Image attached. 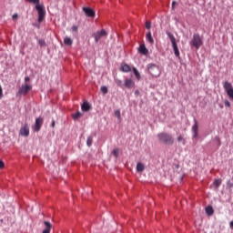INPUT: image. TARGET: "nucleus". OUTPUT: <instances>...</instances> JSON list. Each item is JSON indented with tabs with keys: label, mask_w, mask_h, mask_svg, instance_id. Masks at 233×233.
Masks as SVG:
<instances>
[{
	"label": "nucleus",
	"mask_w": 233,
	"mask_h": 233,
	"mask_svg": "<svg viewBox=\"0 0 233 233\" xmlns=\"http://www.w3.org/2000/svg\"><path fill=\"white\" fill-rule=\"evenodd\" d=\"M157 137L163 145H174V137L168 133L162 132L157 135Z\"/></svg>",
	"instance_id": "nucleus-2"
},
{
	"label": "nucleus",
	"mask_w": 233,
	"mask_h": 233,
	"mask_svg": "<svg viewBox=\"0 0 233 233\" xmlns=\"http://www.w3.org/2000/svg\"><path fill=\"white\" fill-rule=\"evenodd\" d=\"M177 141L179 142V143H181L182 141H183V143H185V138H183V136H178V137H177Z\"/></svg>",
	"instance_id": "nucleus-31"
},
{
	"label": "nucleus",
	"mask_w": 233,
	"mask_h": 233,
	"mask_svg": "<svg viewBox=\"0 0 233 233\" xmlns=\"http://www.w3.org/2000/svg\"><path fill=\"white\" fill-rule=\"evenodd\" d=\"M167 35L171 41L176 57H179V48H177V44L176 43V37L174 36V35H172L170 33H168Z\"/></svg>",
	"instance_id": "nucleus-7"
},
{
	"label": "nucleus",
	"mask_w": 233,
	"mask_h": 233,
	"mask_svg": "<svg viewBox=\"0 0 233 233\" xmlns=\"http://www.w3.org/2000/svg\"><path fill=\"white\" fill-rule=\"evenodd\" d=\"M3 97V87L0 86V99Z\"/></svg>",
	"instance_id": "nucleus-39"
},
{
	"label": "nucleus",
	"mask_w": 233,
	"mask_h": 233,
	"mask_svg": "<svg viewBox=\"0 0 233 233\" xmlns=\"http://www.w3.org/2000/svg\"><path fill=\"white\" fill-rule=\"evenodd\" d=\"M34 26H36V28H39V25L37 24H33Z\"/></svg>",
	"instance_id": "nucleus-41"
},
{
	"label": "nucleus",
	"mask_w": 233,
	"mask_h": 233,
	"mask_svg": "<svg viewBox=\"0 0 233 233\" xmlns=\"http://www.w3.org/2000/svg\"><path fill=\"white\" fill-rule=\"evenodd\" d=\"M28 3H32L35 5V10L38 12V23H43L45 15H46V11L45 10V5L39 4V0H27Z\"/></svg>",
	"instance_id": "nucleus-1"
},
{
	"label": "nucleus",
	"mask_w": 233,
	"mask_h": 233,
	"mask_svg": "<svg viewBox=\"0 0 233 233\" xmlns=\"http://www.w3.org/2000/svg\"><path fill=\"white\" fill-rule=\"evenodd\" d=\"M44 120L43 118L37 117L35 119V125L33 126L34 132H39L41 130V127H43Z\"/></svg>",
	"instance_id": "nucleus-9"
},
{
	"label": "nucleus",
	"mask_w": 233,
	"mask_h": 233,
	"mask_svg": "<svg viewBox=\"0 0 233 233\" xmlns=\"http://www.w3.org/2000/svg\"><path fill=\"white\" fill-rule=\"evenodd\" d=\"M25 83H28L30 81V76H25Z\"/></svg>",
	"instance_id": "nucleus-40"
},
{
	"label": "nucleus",
	"mask_w": 233,
	"mask_h": 233,
	"mask_svg": "<svg viewBox=\"0 0 233 233\" xmlns=\"http://www.w3.org/2000/svg\"><path fill=\"white\" fill-rule=\"evenodd\" d=\"M146 28L147 30H150V28H152V24L149 21L146 22Z\"/></svg>",
	"instance_id": "nucleus-29"
},
{
	"label": "nucleus",
	"mask_w": 233,
	"mask_h": 233,
	"mask_svg": "<svg viewBox=\"0 0 233 233\" xmlns=\"http://www.w3.org/2000/svg\"><path fill=\"white\" fill-rule=\"evenodd\" d=\"M206 214L208 216H214V208H212V206H208L206 208Z\"/></svg>",
	"instance_id": "nucleus-18"
},
{
	"label": "nucleus",
	"mask_w": 233,
	"mask_h": 233,
	"mask_svg": "<svg viewBox=\"0 0 233 233\" xmlns=\"http://www.w3.org/2000/svg\"><path fill=\"white\" fill-rule=\"evenodd\" d=\"M133 73L136 76L137 79L139 81V79H141V74H139V71H137V68L134 67Z\"/></svg>",
	"instance_id": "nucleus-21"
},
{
	"label": "nucleus",
	"mask_w": 233,
	"mask_h": 233,
	"mask_svg": "<svg viewBox=\"0 0 233 233\" xmlns=\"http://www.w3.org/2000/svg\"><path fill=\"white\" fill-rule=\"evenodd\" d=\"M145 170V165H143V163L138 162L137 164V172H143Z\"/></svg>",
	"instance_id": "nucleus-20"
},
{
	"label": "nucleus",
	"mask_w": 233,
	"mask_h": 233,
	"mask_svg": "<svg viewBox=\"0 0 233 233\" xmlns=\"http://www.w3.org/2000/svg\"><path fill=\"white\" fill-rule=\"evenodd\" d=\"M224 105H225V106H228V108H230V101L225 100Z\"/></svg>",
	"instance_id": "nucleus-32"
},
{
	"label": "nucleus",
	"mask_w": 233,
	"mask_h": 233,
	"mask_svg": "<svg viewBox=\"0 0 233 233\" xmlns=\"http://www.w3.org/2000/svg\"><path fill=\"white\" fill-rule=\"evenodd\" d=\"M213 185L216 187V188H219L221 186V179H215Z\"/></svg>",
	"instance_id": "nucleus-24"
},
{
	"label": "nucleus",
	"mask_w": 233,
	"mask_h": 233,
	"mask_svg": "<svg viewBox=\"0 0 233 233\" xmlns=\"http://www.w3.org/2000/svg\"><path fill=\"white\" fill-rule=\"evenodd\" d=\"M73 43H74V40L72 38L68 36H66L64 38V45H66V46H72Z\"/></svg>",
	"instance_id": "nucleus-16"
},
{
	"label": "nucleus",
	"mask_w": 233,
	"mask_h": 233,
	"mask_svg": "<svg viewBox=\"0 0 233 233\" xmlns=\"http://www.w3.org/2000/svg\"><path fill=\"white\" fill-rule=\"evenodd\" d=\"M92 137H87L86 145L87 147H92Z\"/></svg>",
	"instance_id": "nucleus-27"
},
{
	"label": "nucleus",
	"mask_w": 233,
	"mask_h": 233,
	"mask_svg": "<svg viewBox=\"0 0 233 233\" xmlns=\"http://www.w3.org/2000/svg\"><path fill=\"white\" fill-rule=\"evenodd\" d=\"M51 127L52 128H56V120H52Z\"/></svg>",
	"instance_id": "nucleus-37"
},
{
	"label": "nucleus",
	"mask_w": 233,
	"mask_h": 233,
	"mask_svg": "<svg viewBox=\"0 0 233 233\" xmlns=\"http://www.w3.org/2000/svg\"><path fill=\"white\" fill-rule=\"evenodd\" d=\"M223 88H224L225 92L228 94L229 99L231 101H233V86H232V83H230L228 81H225L223 83Z\"/></svg>",
	"instance_id": "nucleus-5"
},
{
	"label": "nucleus",
	"mask_w": 233,
	"mask_h": 233,
	"mask_svg": "<svg viewBox=\"0 0 233 233\" xmlns=\"http://www.w3.org/2000/svg\"><path fill=\"white\" fill-rule=\"evenodd\" d=\"M136 85V83L134 82V80L127 78L125 81V86L126 88H134V86Z\"/></svg>",
	"instance_id": "nucleus-13"
},
{
	"label": "nucleus",
	"mask_w": 233,
	"mask_h": 233,
	"mask_svg": "<svg viewBox=\"0 0 233 233\" xmlns=\"http://www.w3.org/2000/svg\"><path fill=\"white\" fill-rule=\"evenodd\" d=\"M72 31L73 32H77V25H73L72 26Z\"/></svg>",
	"instance_id": "nucleus-36"
},
{
	"label": "nucleus",
	"mask_w": 233,
	"mask_h": 233,
	"mask_svg": "<svg viewBox=\"0 0 233 233\" xmlns=\"http://www.w3.org/2000/svg\"><path fill=\"white\" fill-rule=\"evenodd\" d=\"M81 116H83V114H81V112H76L72 115V117H73V119H79V117H81Z\"/></svg>",
	"instance_id": "nucleus-25"
},
{
	"label": "nucleus",
	"mask_w": 233,
	"mask_h": 233,
	"mask_svg": "<svg viewBox=\"0 0 233 233\" xmlns=\"http://www.w3.org/2000/svg\"><path fill=\"white\" fill-rule=\"evenodd\" d=\"M1 168H5V162H3L2 160H0V169Z\"/></svg>",
	"instance_id": "nucleus-34"
},
{
	"label": "nucleus",
	"mask_w": 233,
	"mask_h": 233,
	"mask_svg": "<svg viewBox=\"0 0 233 233\" xmlns=\"http://www.w3.org/2000/svg\"><path fill=\"white\" fill-rule=\"evenodd\" d=\"M83 11L85 12V15L86 17H96V11L90 7H83Z\"/></svg>",
	"instance_id": "nucleus-11"
},
{
	"label": "nucleus",
	"mask_w": 233,
	"mask_h": 233,
	"mask_svg": "<svg viewBox=\"0 0 233 233\" xmlns=\"http://www.w3.org/2000/svg\"><path fill=\"white\" fill-rule=\"evenodd\" d=\"M106 35H108V33H106L105 29L96 31L92 35V36L95 37V43H99V40L103 39V37H106Z\"/></svg>",
	"instance_id": "nucleus-6"
},
{
	"label": "nucleus",
	"mask_w": 233,
	"mask_h": 233,
	"mask_svg": "<svg viewBox=\"0 0 233 233\" xmlns=\"http://www.w3.org/2000/svg\"><path fill=\"white\" fill-rule=\"evenodd\" d=\"M12 17H13V20L15 21V19H17L19 15L17 14H14Z\"/></svg>",
	"instance_id": "nucleus-35"
},
{
	"label": "nucleus",
	"mask_w": 233,
	"mask_h": 233,
	"mask_svg": "<svg viewBox=\"0 0 233 233\" xmlns=\"http://www.w3.org/2000/svg\"><path fill=\"white\" fill-rule=\"evenodd\" d=\"M146 39L148 41L150 45H154V38L152 37V33L150 31L146 35Z\"/></svg>",
	"instance_id": "nucleus-17"
},
{
	"label": "nucleus",
	"mask_w": 233,
	"mask_h": 233,
	"mask_svg": "<svg viewBox=\"0 0 233 233\" xmlns=\"http://www.w3.org/2000/svg\"><path fill=\"white\" fill-rule=\"evenodd\" d=\"M147 70L153 77H159V76H161V70L159 69V66L154 64H149L147 66Z\"/></svg>",
	"instance_id": "nucleus-4"
},
{
	"label": "nucleus",
	"mask_w": 233,
	"mask_h": 233,
	"mask_svg": "<svg viewBox=\"0 0 233 233\" xmlns=\"http://www.w3.org/2000/svg\"><path fill=\"white\" fill-rule=\"evenodd\" d=\"M38 44L40 46H46V42L43 39H38Z\"/></svg>",
	"instance_id": "nucleus-28"
},
{
	"label": "nucleus",
	"mask_w": 233,
	"mask_h": 233,
	"mask_svg": "<svg viewBox=\"0 0 233 233\" xmlns=\"http://www.w3.org/2000/svg\"><path fill=\"white\" fill-rule=\"evenodd\" d=\"M112 155L114 156V157H116V159H117V157H119V148H115L112 151Z\"/></svg>",
	"instance_id": "nucleus-23"
},
{
	"label": "nucleus",
	"mask_w": 233,
	"mask_h": 233,
	"mask_svg": "<svg viewBox=\"0 0 233 233\" xmlns=\"http://www.w3.org/2000/svg\"><path fill=\"white\" fill-rule=\"evenodd\" d=\"M138 52L139 54H142V56L148 55V49H147V46H145V44H142L139 46Z\"/></svg>",
	"instance_id": "nucleus-12"
},
{
	"label": "nucleus",
	"mask_w": 233,
	"mask_h": 233,
	"mask_svg": "<svg viewBox=\"0 0 233 233\" xmlns=\"http://www.w3.org/2000/svg\"><path fill=\"white\" fill-rule=\"evenodd\" d=\"M215 139H216V141H217L218 147H221V139H220L219 137H216Z\"/></svg>",
	"instance_id": "nucleus-33"
},
{
	"label": "nucleus",
	"mask_w": 233,
	"mask_h": 233,
	"mask_svg": "<svg viewBox=\"0 0 233 233\" xmlns=\"http://www.w3.org/2000/svg\"><path fill=\"white\" fill-rule=\"evenodd\" d=\"M230 227L233 228V221L230 222Z\"/></svg>",
	"instance_id": "nucleus-43"
},
{
	"label": "nucleus",
	"mask_w": 233,
	"mask_h": 233,
	"mask_svg": "<svg viewBox=\"0 0 233 233\" xmlns=\"http://www.w3.org/2000/svg\"><path fill=\"white\" fill-rule=\"evenodd\" d=\"M190 46H194L197 50H199L203 46V37L199 34H194L192 39L189 42Z\"/></svg>",
	"instance_id": "nucleus-3"
},
{
	"label": "nucleus",
	"mask_w": 233,
	"mask_h": 233,
	"mask_svg": "<svg viewBox=\"0 0 233 233\" xmlns=\"http://www.w3.org/2000/svg\"><path fill=\"white\" fill-rule=\"evenodd\" d=\"M115 116L121 121V111L119 109L115 111Z\"/></svg>",
	"instance_id": "nucleus-26"
},
{
	"label": "nucleus",
	"mask_w": 233,
	"mask_h": 233,
	"mask_svg": "<svg viewBox=\"0 0 233 233\" xmlns=\"http://www.w3.org/2000/svg\"><path fill=\"white\" fill-rule=\"evenodd\" d=\"M198 122H195L194 126L192 127V131L194 132L193 137H198Z\"/></svg>",
	"instance_id": "nucleus-19"
},
{
	"label": "nucleus",
	"mask_w": 233,
	"mask_h": 233,
	"mask_svg": "<svg viewBox=\"0 0 233 233\" xmlns=\"http://www.w3.org/2000/svg\"><path fill=\"white\" fill-rule=\"evenodd\" d=\"M122 84H123V82L121 80H116V85L118 86H121Z\"/></svg>",
	"instance_id": "nucleus-38"
},
{
	"label": "nucleus",
	"mask_w": 233,
	"mask_h": 233,
	"mask_svg": "<svg viewBox=\"0 0 233 233\" xmlns=\"http://www.w3.org/2000/svg\"><path fill=\"white\" fill-rule=\"evenodd\" d=\"M20 136L23 137H28V136H30V127H28L27 123H25L24 127L20 128Z\"/></svg>",
	"instance_id": "nucleus-10"
},
{
	"label": "nucleus",
	"mask_w": 233,
	"mask_h": 233,
	"mask_svg": "<svg viewBox=\"0 0 233 233\" xmlns=\"http://www.w3.org/2000/svg\"><path fill=\"white\" fill-rule=\"evenodd\" d=\"M30 90H32V85L25 84L19 88L18 94H20V96H26Z\"/></svg>",
	"instance_id": "nucleus-8"
},
{
	"label": "nucleus",
	"mask_w": 233,
	"mask_h": 233,
	"mask_svg": "<svg viewBox=\"0 0 233 233\" xmlns=\"http://www.w3.org/2000/svg\"><path fill=\"white\" fill-rule=\"evenodd\" d=\"M92 108V106H90V104L88 102H84L82 105V110L83 112H90V109Z\"/></svg>",
	"instance_id": "nucleus-15"
},
{
	"label": "nucleus",
	"mask_w": 233,
	"mask_h": 233,
	"mask_svg": "<svg viewBox=\"0 0 233 233\" xmlns=\"http://www.w3.org/2000/svg\"><path fill=\"white\" fill-rule=\"evenodd\" d=\"M174 5H176V1H173V2H172V6H173V8H174Z\"/></svg>",
	"instance_id": "nucleus-42"
},
{
	"label": "nucleus",
	"mask_w": 233,
	"mask_h": 233,
	"mask_svg": "<svg viewBox=\"0 0 233 233\" xmlns=\"http://www.w3.org/2000/svg\"><path fill=\"white\" fill-rule=\"evenodd\" d=\"M101 92L104 94H108V87L106 86H102L101 87Z\"/></svg>",
	"instance_id": "nucleus-30"
},
{
	"label": "nucleus",
	"mask_w": 233,
	"mask_h": 233,
	"mask_svg": "<svg viewBox=\"0 0 233 233\" xmlns=\"http://www.w3.org/2000/svg\"><path fill=\"white\" fill-rule=\"evenodd\" d=\"M44 225L46 228L43 230L42 233H50V230H52V223L48 221H44Z\"/></svg>",
	"instance_id": "nucleus-14"
},
{
	"label": "nucleus",
	"mask_w": 233,
	"mask_h": 233,
	"mask_svg": "<svg viewBox=\"0 0 233 233\" xmlns=\"http://www.w3.org/2000/svg\"><path fill=\"white\" fill-rule=\"evenodd\" d=\"M122 72H130L131 68L130 66L125 64L124 66H121Z\"/></svg>",
	"instance_id": "nucleus-22"
}]
</instances>
